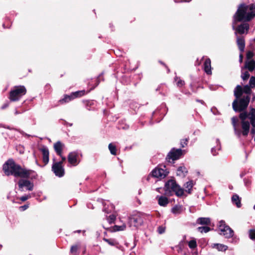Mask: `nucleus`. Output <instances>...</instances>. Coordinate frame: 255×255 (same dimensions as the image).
<instances>
[{
  "label": "nucleus",
  "mask_w": 255,
  "mask_h": 255,
  "mask_svg": "<svg viewBox=\"0 0 255 255\" xmlns=\"http://www.w3.org/2000/svg\"><path fill=\"white\" fill-rule=\"evenodd\" d=\"M255 17V3L247 5L244 3L240 4L233 18L235 22H244L238 25L237 31L240 34L245 33V30L249 29L250 25L247 22L251 21Z\"/></svg>",
  "instance_id": "nucleus-1"
},
{
  "label": "nucleus",
  "mask_w": 255,
  "mask_h": 255,
  "mask_svg": "<svg viewBox=\"0 0 255 255\" xmlns=\"http://www.w3.org/2000/svg\"><path fill=\"white\" fill-rule=\"evenodd\" d=\"M184 186L187 189L184 190L177 183L174 179H171L165 182L164 189L165 193L168 195H171L172 193L173 192L178 197H181L183 196L186 197L187 195L184 194L185 191L189 194L192 193L193 186V181L190 180L184 184Z\"/></svg>",
  "instance_id": "nucleus-2"
},
{
  "label": "nucleus",
  "mask_w": 255,
  "mask_h": 255,
  "mask_svg": "<svg viewBox=\"0 0 255 255\" xmlns=\"http://www.w3.org/2000/svg\"><path fill=\"white\" fill-rule=\"evenodd\" d=\"M24 167L17 164L12 158L7 160L2 165V171L6 176H13L15 177H21Z\"/></svg>",
  "instance_id": "nucleus-3"
},
{
  "label": "nucleus",
  "mask_w": 255,
  "mask_h": 255,
  "mask_svg": "<svg viewBox=\"0 0 255 255\" xmlns=\"http://www.w3.org/2000/svg\"><path fill=\"white\" fill-rule=\"evenodd\" d=\"M146 216L144 214L137 212L132 214L128 217V225L129 227L137 229L143 225L145 220Z\"/></svg>",
  "instance_id": "nucleus-4"
},
{
  "label": "nucleus",
  "mask_w": 255,
  "mask_h": 255,
  "mask_svg": "<svg viewBox=\"0 0 255 255\" xmlns=\"http://www.w3.org/2000/svg\"><path fill=\"white\" fill-rule=\"evenodd\" d=\"M250 101V97L249 95L235 99L232 103L233 109L235 112H244L247 110Z\"/></svg>",
  "instance_id": "nucleus-5"
},
{
  "label": "nucleus",
  "mask_w": 255,
  "mask_h": 255,
  "mask_svg": "<svg viewBox=\"0 0 255 255\" xmlns=\"http://www.w3.org/2000/svg\"><path fill=\"white\" fill-rule=\"evenodd\" d=\"M27 90L23 85L15 86L9 93L8 99L11 102L18 101L23 96L25 95Z\"/></svg>",
  "instance_id": "nucleus-6"
},
{
  "label": "nucleus",
  "mask_w": 255,
  "mask_h": 255,
  "mask_svg": "<svg viewBox=\"0 0 255 255\" xmlns=\"http://www.w3.org/2000/svg\"><path fill=\"white\" fill-rule=\"evenodd\" d=\"M183 155V150L181 149L172 148L167 154L166 160L168 162H174V161L180 158Z\"/></svg>",
  "instance_id": "nucleus-7"
},
{
  "label": "nucleus",
  "mask_w": 255,
  "mask_h": 255,
  "mask_svg": "<svg viewBox=\"0 0 255 255\" xmlns=\"http://www.w3.org/2000/svg\"><path fill=\"white\" fill-rule=\"evenodd\" d=\"M219 230L220 234L224 236L226 238H232L234 235L233 230L225 224V222L222 220L220 222Z\"/></svg>",
  "instance_id": "nucleus-8"
},
{
  "label": "nucleus",
  "mask_w": 255,
  "mask_h": 255,
  "mask_svg": "<svg viewBox=\"0 0 255 255\" xmlns=\"http://www.w3.org/2000/svg\"><path fill=\"white\" fill-rule=\"evenodd\" d=\"M51 170L56 176L63 177L65 174V170L63 166L61 165V162H53Z\"/></svg>",
  "instance_id": "nucleus-9"
},
{
  "label": "nucleus",
  "mask_w": 255,
  "mask_h": 255,
  "mask_svg": "<svg viewBox=\"0 0 255 255\" xmlns=\"http://www.w3.org/2000/svg\"><path fill=\"white\" fill-rule=\"evenodd\" d=\"M169 172L166 170H164L161 168L156 167L150 173L149 175L147 177V180L149 179V176L151 175L153 177L164 178L168 174Z\"/></svg>",
  "instance_id": "nucleus-10"
},
{
  "label": "nucleus",
  "mask_w": 255,
  "mask_h": 255,
  "mask_svg": "<svg viewBox=\"0 0 255 255\" xmlns=\"http://www.w3.org/2000/svg\"><path fill=\"white\" fill-rule=\"evenodd\" d=\"M78 154L76 152H70L67 156L68 162L72 166H76L79 164L80 161L78 159Z\"/></svg>",
  "instance_id": "nucleus-11"
},
{
  "label": "nucleus",
  "mask_w": 255,
  "mask_h": 255,
  "mask_svg": "<svg viewBox=\"0 0 255 255\" xmlns=\"http://www.w3.org/2000/svg\"><path fill=\"white\" fill-rule=\"evenodd\" d=\"M23 172V174H22L21 177L22 178H30L31 179H35L37 178V174L36 172L31 169H27L25 168H24Z\"/></svg>",
  "instance_id": "nucleus-12"
},
{
  "label": "nucleus",
  "mask_w": 255,
  "mask_h": 255,
  "mask_svg": "<svg viewBox=\"0 0 255 255\" xmlns=\"http://www.w3.org/2000/svg\"><path fill=\"white\" fill-rule=\"evenodd\" d=\"M18 185L19 189H22L24 187H26V189L29 191H32L34 186L32 182L26 179L19 180L18 182Z\"/></svg>",
  "instance_id": "nucleus-13"
},
{
  "label": "nucleus",
  "mask_w": 255,
  "mask_h": 255,
  "mask_svg": "<svg viewBox=\"0 0 255 255\" xmlns=\"http://www.w3.org/2000/svg\"><path fill=\"white\" fill-rule=\"evenodd\" d=\"M42 154V161L44 165L48 164L49 160V151L48 148L45 146L39 149Z\"/></svg>",
  "instance_id": "nucleus-14"
},
{
  "label": "nucleus",
  "mask_w": 255,
  "mask_h": 255,
  "mask_svg": "<svg viewBox=\"0 0 255 255\" xmlns=\"http://www.w3.org/2000/svg\"><path fill=\"white\" fill-rule=\"evenodd\" d=\"M65 147V144L60 141H57L53 145L54 149L57 155L59 156H61Z\"/></svg>",
  "instance_id": "nucleus-15"
},
{
  "label": "nucleus",
  "mask_w": 255,
  "mask_h": 255,
  "mask_svg": "<svg viewBox=\"0 0 255 255\" xmlns=\"http://www.w3.org/2000/svg\"><path fill=\"white\" fill-rule=\"evenodd\" d=\"M241 127L242 129V133L243 135L247 136L249 132L250 125L249 121L241 122Z\"/></svg>",
  "instance_id": "nucleus-16"
},
{
  "label": "nucleus",
  "mask_w": 255,
  "mask_h": 255,
  "mask_svg": "<svg viewBox=\"0 0 255 255\" xmlns=\"http://www.w3.org/2000/svg\"><path fill=\"white\" fill-rule=\"evenodd\" d=\"M238 47L241 53L244 51L245 47V41L243 36L238 37L237 40Z\"/></svg>",
  "instance_id": "nucleus-17"
},
{
  "label": "nucleus",
  "mask_w": 255,
  "mask_h": 255,
  "mask_svg": "<svg viewBox=\"0 0 255 255\" xmlns=\"http://www.w3.org/2000/svg\"><path fill=\"white\" fill-rule=\"evenodd\" d=\"M204 69L207 74L211 75L212 74L211 60L210 58H207L205 60L204 63Z\"/></svg>",
  "instance_id": "nucleus-18"
},
{
  "label": "nucleus",
  "mask_w": 255,
  "mask_h": 255,
  "mask_svg": "<svg viewBox=\"0 0 255 255\" xmlns=\"http://www.w3.org/2000/svg\"><path fill=\"white\" fill-rule=\"evenodd\" d=\"M244 68L248 69L250 72H252L255 68V61L253 59L247 61L245 63Z\"/></svg>",
  "instance_id": "nucleus-19"
},
{
  "label": "nucleus",
  "mask_w": 255,
  "mask_h": 255,
  "mask_svg": "<svg viewBox=\"0 0 255 255\" xmlns=\"http://www.w3.org/2000/svg\"><path fill=\"white\" fill-rule=\"evenodd\" d=\"M198 224L209 226L211 225V219L210 218L200 217L196 221Z\"/></svg>",
  "instance_id": "nucleus-20"
},
{
  "label": "nucleus",
  "mask_w": 255,
  "mask_h": 255,
  "mask_svg": "<svg viewBox=\"0 0 255 255\" xmlns=\"http://www.w3.org/2000/svg\"><path fill=\"white\" fill-rule=\"evenodd\" d=\"M169 202L168 198L165 196H161L158 197V203L160 206L166 207Z\"/></svg>",
  "instance_id": "nucleus-21"
},
{
  "label": "nucleus",
  "mask_w": 255,
  "mask_h": 255,
  "mask_svg": "<svg viewBox=\"0 0 255 255\" xmlns=\"http://www.w3.org/2000/svg\"><path fill=\"white\" fill-rule=\"evenodd\" d=\"M243 94V88L240 85H237L234 90V96L236 99L242 98Z\"/></svg>",
  "instance_id": "nucleus-22"
},
{
  "label": "nucleus",
  "mask_w": 255,
  "mask_h": 255,
  "mask_svg": "<svg viewBox=\"0 0 255 255\" xmlns=\"http://www.w3.org/2000/svg\"><path fill=\"white\" fill-rule=\"evenodd\" d=\"M232 201L238 208H240L241 207V198H240L238 195H233L232 197Z\"/></svg>",
  "instance_id": "nucleus-23"
},
{
  "label": "nucleus",
  "mask_w": 255,
  "mask_h": 255,
  "mask_svg": "<svg viewBox=\"0 0 255 255\" xmlns=\"http://www.w3.org/2000/svg\"><path fill=\"white\" fill-rule=\"evenodd\" d=\"M86 91L85 90L77 91L71 93V96L73 99H75L77 98H80L82 96L86 94Z\"/></svg>",
  "instance_id": "nucleus-24"
},
{
  "label": "nucleus",
  "mask_w": 255,
  "mask_h": 255,
  "mask_svg": "<svg viewBox=\"0 0 255 255\" xmlns=\"http://www.w3.org/2000/svg\"><path fill=\"white\" fill-rule=\"evenodd\" d=\"M188 171L186 168L184 166H180L177 169V175L185 177Z\"/></svg>",
  "instance_id": "nucleus-25"
},
{
  "label": "nucleus",
  "mask_w": 255,
  "mask_h": 255,
  "mask_svg": "<svg viewBox=\"0 0 255 255\" xmlns=\"http://www.w3.org/2000/svg\"><path fill=\"white\" fill-rule=\"evenodd\" d=\"M212 247L221 252H225L228 248V246L221 244H214Z\"/></svg>",
  "instance_id": "nucleus-26"
},
{
  "label": "nucleus",
  "mask_w": 255,
  "mask_h": 255,
  "mask_svg": "<svg viewBox=\"0 0 255 255\" xmlns=\"http://www.w3.org/2000/svg\"><path fill=\"white\" fill-rule=\"evenodd\" d=\"M103 240L111 246H117L119 245L118 242L115 239L103 238Z\"/></svg>",
  "instance_id": "nucleus-27"
},
{
  "label": "nucleus",
  "mask_w": 255,
  "mask_h": 255,
  "mask_svg": "<svg viewBox=\"0 0 255 255\" xmlns=\"http://www.w3.org/2000/svg\"><path fill=\"white\" fill-rule=\"evenodd\" d=\"M73 100V99L71 94L70 95H64V98H62V99L60 100L59 101V102L61 104H65V103H68V102H69L70 101H72Z\"/></svg>",
  "instance_id": "nucleus-28"
},
{
  "label": "nucleus",
  "mask_w": 255,
  "mask_h": 255,
  "mask_svg": "<svg viewBox=\"0 0 255 255\" xmlns=\"http://www.w3.org/2000/svg\"><path fill=\"white\" fill-rule=\"evenodd\" d=\"M80 248V245L79 244L74 245L71 246L70 253L74 255H77V252Z\"/></svg>",
  "instance_id": "nucleus-29"
},
{
  "label": "nucleus",
  "mask_w": 255,
  "mask_h": 255,
  "mask_svg": "<svg viewBox=\"0 0 255 255\" xmlns=\"http://www.w3.org/2000/svg\"><path fill=\"white\" fill-rule=\"evenodd\" d=\"M241 113L239 115V118L241 120V122H247V121H246V120L249 118V113L246 111H244V112H240Z\"/></svg>",
  "instance_id": "nucleus-30"
},
{
  "label": "nucleus",
  "mask_w": 255,
  "mask_h": 255,
  "mask_svg": "<svg viewBox=\"0 0 255 255\" xmlns=\"http://www.w3.org/2000/svg\"><path fill=\"white\" fill-rule=\"evenodd\" d=\"M109 149L112 155H116L117 154V147L113 143H110L108 146Z\"/></svg>",
  "instance_id": "nucleus-31"
},
{
  "label": "nucleus",
  "mask_w": 255,
  "mask_h": 255,
  "mask_svg": "<svg viewBox=\"0 0 255 255\" xmlns=\"http://www.w3.org/2000/svg\"><path fill=\"white\" fill-rule=\"evenodd\" d=\"M126 228V226L125 225H123L122 226H118L115 225L112 229H110L112 232H117L120 231H124Z\"/></svg>",
  "instance_id": "nucleus-32"
},
{
  "label": "nucleus",
  "mask_w": 255,
  "mask_h": 255,
  "mask_svg": "<svg viewBox=\"0 0 255 255\" xmlns=\"http://www.w3.org/2000/svg\"><path fill=\"white\" fill-rule=\"evenodd\" d=\"M172 212L174 214H179L182 211V208L181 206L175 205L171 209Z\"/></svg>",
  "instance_id": "nucleus-33"
},
{
  "label": "nucleus",
  "mask_w": 255,
  "mask_h": 255,
  "mask_svg": "<svg viewBox=\"0 0 255 255\" xmlns=\"http://www.w3.org/2000/svg\"><path fill=\"white\" fill-rule=\"evenodd\" d=\"M197 230L198 231L200 232L201 233H207L211 231L212 229L208 226H202V227H199L197 228Z\"/></svg>",
  "instance_id": "nucleus-34"
},
{
  "label": "nucleus",
  "mask_w": 255,
  "mask_h": 255,
  "mask_svg": "<svg viewBox=\"0 0 255 255\" xmlns=\"http://www.w3.org/2000/svg\"><path fill=\"white\" fill-rule=\"evenodd\" d=\"M175 80L177 82L176 85L178 87H182L185 85L184 81L181 80L180 78L176 77L175 78Z\"/></svg>",
  "instance_id": "nucleus-35"
},
{
  "label": "nucleus",
  "mask_w": 255,
  "mask_h": 255,
  "mask_svg": "<svg viewBox=\"0 0 255 255\" xmlns=\"http://www.w3.org/2000/svg\"><path fill=\"white\" fill-rule=\"evenodd\" d=\"M107 218L109 224H112L113 223H114L116 219V216L114 214H112L110 215L109 216L107 217Z\"/></svg>",
  "instance_id": "nucleus-36"
},
{
  "label": "nucleus",
  "mask_w": 255,
  "mask_h": 255,
  "mask_svg": "<svg viewBox=\"0 0 255 255\" xmlns=\"http://www.w3.org/2000/svg\"><path fill=\"white\" fill-rule=\"evenodd\" d=\"M188 246L192 249L196 248L197 247L196 241L195 240L190 241L188 243Z\"/></svg>",
  "instance_id": "nucleus-37"
},
{
  "label": "nucleus",
  "mask_w": 255,
  "mask_h": 255,
  "mask_svg": "<svg viewBox=\"0 0 255 255\" xmlns=\"http://www.w3.org/2000/svg\"><path fill=\"white\" fill-rule=\"evenodd\" d=\"M238 122V119L236 117H233L232 118V124L233 126L234 127L235 130H237V123Z\"/></svg>",
  "instance_id": "nucleus-38"
},
{
  "label": "nucleus",
  "mask_w": 255,
  "mask_h": 255,
  "mask_svg": "<svg viewBox=\"0 0 255 255\" xmlns=\"http://www.w3.org/2000/svg\"><path fill=\"white\" fill-rule=\"evenodd\" d=\"M251 87L248 85H245L243 88V93H245L247 94H250L251 93L252 90L251 89Z\"/></svg>",
  "instance_id": "nucleus-39"
},
{
  "label": "nucleus",
  "mask_w": 255,
  "mask_h": 255,
  "mask_svg": "<svg viewBox=\"0 0 255 255\" xmlns=\"http://www.w3.org/2000/svg\"><path fill=\"white\" fill-rule=\"evenodd\" d=\"M250 76L249 73L248 71H246L243 73L241 77L244 81L247 80Z\"/></svg>",
  "instance_id": "nucleus-40"
},
{
  "label": "nucleus",
  "mask_w": 255,
  "mask_h": 255,
  "mask_svg": "<svg viewBox=\"0 0 255 255\" xmlns=\"http://www.w3.org/2000/svg\"><path fill=\"white\" fill-rule=\"evenodd\" d=\"M250 86L252 88H254L255 87V76H252L250 78Z\"/></svg>",
  "instance_id": "nucleus-41"
},
{
  "label": "nucleus",
  "mask_w": 255,
  "mask_h": 255,
  "mask_svg": "<svg viewBox=\"0 0 255 255\" xmlns=\"http://www.w3.org/2000/svg\"><path fill=\"white\" fill-rule=\"evenodd\" d=\"M188 138H184L181 140L180 141V146L181 147L184 148L186 146L188 142Z\"/></svg>",
  "instance_id": "nucleus-42"
},
{
  "label": "nucleus",
  "mask_w": 255,
  "mask_h": 255,
  "mask_svg": "<svg viewBox=\"0 0 255 255\" xmlns=\"http://www.w3.org/2000/svg\"><path fill=\"white\" fill-rule=\"evenodd\" d=\"M249 237L252 240H255V230L251 229L249 231Z\"/></svg>",
  "instance_id": "nucleus-43"
},
{
  "label": "nucleus",
  "mask_w": 255,
  "mask_h": 255,
  "mask_svg": "<svg viewBox=\"0 0 255 255\" xmlns=\"http://www.w3.org/2000/svg\"><path fill=\"white\" fill-rule=\"evenodd\" d=\"M254 54L252 51H248L247 52L246 58L247 60H251V59L254 57Z\"/></svg>",
  "instance_id": "nucleus-44"
},
{
  "label": "nucleus",
  "mask_w": 255,
  "mask_h": 255,
  "mask_svg": "<svg viewBox=\"0 0 255 255\" xmlns=\"http://www.w3.org/2000/svg\"><path fill=\"white\" fill-rule=\"evenodd\" d=\"M94 105L92 101H87L86 104V108L88 110H91L90 107Z\"/></svg>",
  "instance_id": "nucleus-45"
},
{
  "label": "nucleus",
  "mask_w": 255,
  "mask_h": 255,
  "mask_svg": "<svg viewBox=\"0 0 255 255\" xmlns=\"http://www.w3.org/2000/svg\"><path fill=\"white\" fill-rule=\"evenodd\" d=\"M157 231L159 234H161L165 232V228L162 226H159Z\"/></svg>",
  "instance_id": "nucleus-46"
},
{
  "label": "nucleus",
  "mask_w": 255,
  "mask_h": 255,
  "mask_svg": "<svg viewBox=\"0 0 255 255\" xmlns=\"http://www.w3.org/2000/svg\"><path fill=\"white\" fill-rule=\"evenodd\" d=\"M158 62L166 68V69H167V73L170 72L169 68H168V67L166 65V64L165 63H164L163 62H162V61H160V60H159Z\"/></svg>",
  "instance_id": "nucleus-47"
},
{
  "label": "nucleus",
  "mask_w": 255,
  "mask_h": 255,
  "mask_svg": "<svg viewBox=\"0 0 255 255\" xmlns=\"http://www.w3.org/2000/svg\"><path fill=\"white\" fill-rule=\"evenodd\" d=\"M30 196H28V195H25V196H21L20 198V200L21 201H25L26 200H27Z\"/></svg>",
  "instance_id": "nucleus-48"
},
{
  "label": "nucleus",
  "mask_w": 255,
  "mask_h": 255,
  "mask_svg": "<svg viewBox=\"0 0 255 255\" xmlns=\"http://www.w3.org/2000/svg\"><path fill=\"white\" fill-rule=\"evenodd\" d=\"M250 120V123L253 128H255V118H249Z\"/></svg>",
  "instance_id": "nucleus-49"
},
{
  "label": "nucleus",
  "mask_w": 255,
  "mask_h": 255,
  "mask_svg": "<svg viewBox=\"0 0 255 255\" xmlns=\"http://www.w3.org/2000/svg\"><path fill=\"white\" fill-rule=\"evenodd\" d=\"M28 207H29V205L27 204V205H24L23 206H21L19 207V208L20 209V210L21 211H24V210H26Z\"/></svg>",
  "instance_id": "nucleus-50"
},
{
  "label": "nucleus",
  "mask_w": 255,
  "mask_h": 255,
  "mask_svg": "<svg viewBox=\"0 0 255 255\" xmlns=\"http://www.w3.org/2000/svg\"><path fill=\"white\" fill-rule=\"evenodd\" d=\"M60 156L61 157V160L59 162H61V165H63V163L66 160V158L65 156L62 155V154H61V156Z\"/></svg>",
  "instance_id": "nucleus-51"
},
{
  "label": "nucleus",
  "mask_w": 255,
  "mask_h": 255,
  "mask_svg": "<svg viewBox=\"0 0 255 255\" xmlns=\"http://www.w3.org/2000/svg\"><path fill=\"white\" fill-rule=\"evenodd\" d=\"M254 114H255V109L254 108H252L251 110V112L250 113H249V116L251 115L252 116L253 115H254Z\"/></svg>",
  "instance_id": "nucleus-52"
},
{
  "label": "nucleus",
  "mask_w": 255,
  "mask_h": 255,
  "mask_svg": "<svg viewBox=\"0 0 255 255\" xmlns=\"http://www.w3.org/2000/svg\"><path fill=\"white\" fill-rule=\"evenodd\" d=\"M243 55L242 53L241 52V54H240V56H239V61L241 63H242L243 62Z\"/></svg>",
  "instance_id": "nucleus-53"
},
{
  "label": "nucleus",
  "mask_w": 255,
  "mask_h": 255,
  "mask_svg": "<svg viewBox=\"0 0 255 255\" xmlns=\"http://www.w3.org/2000/svg\"><path fill=\"white\" fill-rule=\"evenodd\" d=\"M8 106V104H7V103L4 104L1 107V109H4L6 108Z\"/></svg>",
  "instance_id": "nucleus-54"
},
{
  "label": "nucleus",
  "mask_w": 255,
  "mask_h": 255,
  "mask_svg": "<svg viewBox=\"0 0 255 255\" xmlns=\"http://www.w3.org/2000/svg\"><path fill=\"white\" fill-rule=\"evenodd\" d=\"M251 133L252 134H254L255 133V129L254 128L251 129Z\"/></svg>",
  "instance_id": "nucleus-55"
},
{
  "label": "nucleus",
  "mask_w": 255,
  "mask_h": 255,
  "mask_svg": "<svg viewBox=\"0 0 255 255\" xmlns=\"http://www.w3.org/2000/svg\"><path fill=\"white\" fill-rule=\"evenodd\" d=\"M249 118L255 119V113L254 115H253L252 116H251V117H250Z\"/></svg>",
  "instance_id": "nucleus-56"
},
{
  "label": "nucleus",
  "mask_w": 255,
  "mask_h": 255,
  "mask_svg": "<svg viewBox=\"0 0 255 255\" xmlns=\"http://www.w3.org/2000/svg\"><path fill=\"white\" fill-rule=\"evenodd\" d=\"M81 232V230H80L74 231V233H80Z\"/></svg>",
  "instance_id": "nucleus-57"
},
{
  "label": "nucleus",
  "mask_w": 255,
  "mask_h": 255,
  "mask_svg": "<svg viewBox=\"0 0 255 255\" xmlns=\"http://www.w3.org/2000/svg\"><path fill=\"white\" fill-rule=\"evenodd\" d=\"M104 228L105 229H106V228L105 227H104ZM110 229H110V228H109L107 229V230H109L110 231Z\"/></svg>",
  "instance_id": "nucleus-58"
},
{
  "label": "nucleus",
  "mask_w": 255,
  "mask_h": 255,
  "mask_svg": "<svg viewBox=\"0 0 255 255\" xmlns=\"http://www.w3.org/2000/svg\"><path fill=\"white\" fill-rule=\"evenodd\" d=\"M104 228L105 229H106V228L105 227H104ZM110 229H110V228H109L107 229V230H109L110 231Z\"/></svg>",
  "instance_id": "nucleus-59"
},
{
  "label": "nucleus",
  "mask_w": 255,
  "mask_h": 255,
  "mask_svg": "<svg viewBox=\"0 0 255 255\" xmlns=\"http://www.w3.org/2000/svg\"><path fill=\"white\" fill-rule=\"evenodd\" d=\"M185 1H189L190 0H183Z\"/></svg>",
  "instance_id": "nucleus-60"
},
{
  "label": "nucleus",
  "mask_w": 255,
  "mask_h": 255,
  "mask_svg": "<svg viewBox=\"0 0 255 255\" xmlns=\"http://www.w3.org/2000/svg\"><path fill=\"white\" fill-rule=\"evenodd\" d=\"M197 101L198 102H202V100H197Z\"/></svg>",
  "instance_id": "nucleus-61"
},
{
  "label": "nucleus",
  "mask_w": 255,
  "mask_h": 255,
  "mask_svg": "<svg viewBox=\"0 0 255 255\" xmlns=\"http://www.w3.org/2000/svg\"><path fill=\"white\" fill-rule=\"evenodd\" d=\"M99 80H97V85L99 84Z\"/></svg>",
  "instance_id": "nucleus-62"
},
{
  "label": "nucleus",
  "mask_w": 255,
  "mask_h": 255,
  "mask_svg": "<svg viewBox=\"0 0 255 255\" xmlns=\"http://www.w3.org/2000/svg\"><path fill=\"white\" fill-rule=\"evenodd\" d=\"M18 113V112H17V111H16L15 114H17Z\"/></svg>",
  "instance_id": "nucleus-63"
},
{
  "label": "nucleus",
  "mask_w": 255,
  "mask_h": 255,
  "mask_svg": "<svg viewBox=\"0 0 255 255\" xmlns=\"http://www.w3.org/2000/svg\"><path fill=\"white\" fill-rule=\"evenodd\" d=\"M254 209L255 210V206H254Z\"/></svg>",
  "instance_id": "nucleus-64"
}]
</instances>
